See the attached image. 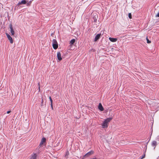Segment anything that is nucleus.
Masks as SVG:
<instances>
[{"mask_svg": "<svg viewBox=\"0 0 159 159\" xmlns=\"http://www.w3.org/2000/svg\"><path fill=\"white\" fill-rule=\"evenodd\" d=\"M51 106L52 109H53L52 103H51Z\"/></svg>", "mask_w": 159, "mask_h": 159, "instance_id": "obj_23", "label": "nucleus"}, {"mask_svg": "<svg viewBox=\"0 0 159 159\" xmlns=\"http://www.w3.org/2000/svg\"><path fill=\"white\" fill-rule=\"evenodd\" d=\"M46 141V139L45 138H43L41 140V141L39 145L41 146L42 144H43L44 143H45Z\"/></svg>", "mask_w": 159, "mask_h": 159, "instance_id": "obj_12", "label": "nucleus"}, {"mask_svg": "<svg viewBox=\"0 0 159 159\" xmlns=\"http://www.w3.org/2000/svg\"><path fill=\"white\" fill-rule=\"evenodd\" d=\"M38 85H39V90H40V88L39 83H38Z\"/></svg>", "mask_w": 159, "mask_h": 159, "instance_id": "obj_25", "label": "nucleus"}, {"mask_svg": "<svg viewBox=\"0 0 159 159\" xmlns=\"http://www.w3.org/2000/svg\"><path fill=\"white\" fill-rule=\"evenodd\" d=\"M75 42V39H72L70 41V44L71 45H73L74 43Z\"/></svg>", "mask_w": 159, "mask_h": 159, "instance_id": "obj_14", "label": "nucleus"}, {"mask_svg": "<svg viewBox=\"0 0 159 159\" xmlns=\"http://www.w3.org/2000/svg\"><path fill=\"white\" fill-rule=\"evenodd\" d=\"M98 107L99 110H100L101 111H103L104 110V108L101 103H100L99 104Z\"/></svg>", "mask_w": 159, "mask_h": 159, "instance_id": "obj_10", "label": "nucleus"}, {"mask_svg": "<svg viewBox=\"0 0 159 159\" xmlns=\"http://www.w3.org/2000/svg\"><path fill=\"white\" fill-rule=\"evenodd\" d=\"M52 46L55 49H57L58 47L57 43L55 39H53L52 40Z\"/></svg>", "mask_w": 159, "mask_h": 159, "instance_id": "obj_2", "label": "nucleus"}, {"mask_svg": "<svg viewBox=\"0 0 159 159\" xmlns=\"http://www.w3.org/2000/svg\"><path fill=\"white\" fill-rule=\"evenodd\" d=\"M9 27L10 29V31L11 32V35H14L15 34V32L14 31V30L13 29L12 25L11 24H10L9 25Z\"/></svg>", "mask_w": 159, "mask_h": 159, "instance_id": "obj_4", "label": "nucleus"}, {"mask_svg": "<svg viewBox=\"0 0 159 159\" xmlns=\"http://www.w3.org/2000/svg\"><path fill=\"white\" fill-rule=\"evenodd\" d=\"M49 98V99H50V101L51 102V103H52V100L51 97H50Z\"/></svg>", "mask_w": 159, "mask_h": 159, "instance_id": "obj_20", "label": "nucleus"}, {"mask_svg": "<svg viewBox=\"0 0 159 159\" xmlns=\"http://www.w3.org/2000/svg\"><path fill=\"white\" fill-rule=\"evenodd\" d=\"M37 155L35 153H33L31 155V158L30 159H36Z\"/></svg>", "mask_w": 159, "mask_h": 159, "instance_id": "obj_7", "label": "nucleus"}, {"mask_svg": "<svg viewBox=\"0 0 159 159\" xmlns=\"http://www.w3.org/2000/svg\"><path fill=\"white\" fill-rule=\"evenodd\" d=\"M31 1H30V2H28L26 3L27 5L29 6L31 4Z\"/></svg>", "mask_w": 159, "mask_h": 159, "instance_id": "obj_19", "label": "nucleus"}, {"mask_svg": "<svg viewBox=\"0 0 159 159\" xmlns=\"http://www.w3.org/2000/svg\"><path fill=\"white\" fill-rule=\"evenodd\" d=\"M95 14V15L94 16V17H93V18L94 19V22H96L97 20V16Z\"/></svg>", "mask_w": 159, "mask_h": 159, "instance_id": "obj_13", "label": "nucleus"}, {"mask_svg": "<svg viewBox=\"0 0 159 159\" xmlns=\"http://www.w3.org/2000/svg\"><path fill=\"white\" fill-rule=\"evenodd\" d=\"M128 16L129 18L131 19L132 18V15L131 13H129V14Z\"/></svg>", "mask_w": 159, "mask_h": 159, "instance_id": "obj_18", "label": "nucleus"}, {"mask_svg": "<svg viewBox=\"0 0 159 159\" xmlns=\"http://www.w3.org/2000/svg\"><path fill=\"white\" fill-rule=\"evenodd\" d=\"M94 13H93V15H94Z\"/></svg>", "mask_w": 159, "mask_h": 159, "instance_id": "obj_27", "label": "nucleus"}, {"mask_svg": "<svg viewBox=\"0 0 159 159\" xmlns=\"http://www.w3.org/2000/svg\"><path fill=\"white\" fill-rule=\"evenodd\" d=\"M112 119V118H108L105 120L103 123L102 124V127L103 128H107L108 127V123Z\"/></svg>", "mask_w": 159, "mask_h": 159, "instance_id": "obj_1", "label": "nucleus"}, {"mask_svg": "<svg viewBox=\"0 0 159 159\" xmlns=\"http://www.w3.org/2000/svg\"><path fill=\"white\" fill-rule=\"evenodd\" d=\"M69 153L68 152H66V154L65 155V157H66V156H67L69 155Z\"/></svg>", "mask_w": 159, "mask_h": 159, "instance_id": "obj_22", "label": "nucleus"}, {"mask_svg": "<svg viewBox=\"0 0 159 159\" xmlns=\"http://www.w3.org/2000/svg\"><path fill=\"white\" fill-rule=\"evenodd\" d=\"M157 142L156 141H153L152 142V146L156 147L157 145Z\"/></svg>", "mask_w": 159, "mask_h": 159, "instance_id": "obj_15", "label": "nucleus"}, {"mask_svg": "<svg viewBox=\"0 0 159 159\" xmlns=\"http://www.w3.org/2000/svg\"><path fill=\"white\" fill-rule=\"evenodd\" d=\"M26 2L25 1V0H22V1H21L20 2H19L18 4V5H21V4H26Z\"/></svg>", "mask_w": 159, "mask_h": 159, "instance_id": "obj_11", "label": "nucleus"}, {"mask_svg": "<svg viewBox=\"0 0 159 159\" xmlns=\"http://www.w3.org/2000/svg\"><path fill=\"white\" fill-rule=\"evenodd\" d=\"M147 40V42L148 43H151V42L148 39V38L147 37L146 38Z\"/></svg>", "mask_w": 159, "mask_h": 159, "instance_id": "obj_21", "label": "nucleus"}, {"mask_svg": "<svg viewBox=\"0 0 159 159\" xmlns=\"http://www.w3.org/2000/svg\"><path fill=\"white\" fill-rule=\"evenodd\" d=\"M43 98H42V102H41V106L42 107L43 106Z\"/></svg>", "mask_w": 159, "mask_h": 159, "instance_id": "obj_16", "label": "nucleus"}, {"mask_svg": "<svg viewBox=\"0 0 159 159\" xmlns=\"http://www.w3.org/2000/svg\"><path fill=\"white\" fill-rule=\"evenodd\" d=\"M57 56L58 59L60 61L62 60V58L61 57V54L60 52H58L57 54Z\"/></svg>", "mask_w": 159, "mask_h": 159, "instance_id": "obj_6", "label": "nucleus"}, {"mask_svg": "<svg viewBox=\"0 0 159 159\" xmlns=\"http://www.w3.org/2000/svg\"><path fill=\"white\" fill-rule=\"evenodd\" d=\"M101 34H97L95 37V38H94V41H96L98 39L100 36H101Z\"/></svg>", "mask_w": 159, "mask_h": 159, "instance_id": "obj_8", "label": "nucleus"}, {"mask_svg": "<svg viewBox=\"0 0 159 159\" xmlns=\"http://www.w3.org/2000/svg\"><path fill=\"white\" fill-rule=\"evenodd\" d=\"M6 35L8 39L10 41V42L11 43H13V40L11 36L7 33H6Z\"/></svg>", "mask_w": 159, "mask_h": 159, "instance_id": "obj_5", "label": "nucleus"}, {"mask_svg": "<svg viewBox=\"0 0 159 159\" xmlns=\"http://www.w3.org/2000/svg\"><path fill=\"white\" fill-rule=\"evenodd\" d=\"M94 153L93 151H91L85 154L83 157L82 159H84L86 157H88L91 156V155L93 154Z\"/></svg>", "mask_w": 159, "mask_h": 159, "instance_id": "obj_3", "label": "nucleus"}, {"mask_svg": "<svg viewBox=\"0 0 159 159\" xmlns=\"http://www.w3.org/2000/svg\"><path fill=\"white\" fill-rule=\"evenodd\" d=\"M157 139H159V136L157 137Z\"/></svg>", "mask_w": 159, "mask_h": 159, "instance_id": "obj_26", "label": "nucleus"}, {"mask_svg": "<svg viewBox=\"0 0 159 159\" xmlns=\"http://www.w3.org/2000/svg\"><path fill=\"white\" fill-rule=\"evenodd\" d=\"M145 154L144 153L143 154V156L141 157H140V159H143V158H144L145 157Z\"/></svg>", "mask_w": 159, "mask_h": 159, "instance_id": "obj_17", "label": "nucleus"}, {"mask_svg": "<svg viewBox=\"0 0 159 159\" xmlns=\"http://www.w3.org/2000/svg\"><path fill=\"white\" fill-rule=\"evenodd\" d=\"M11 112V111H8L7 112V114H9V113H10Z\"/></svg>", "mask_w": 159, "mask_h": 159, "instance_id": "obj_24", "label": "nucleus"}, {"mask_svg": "<svg viewBox=\"0 0 159 159\" xmlns=\"http://www.w3.org/2000/svg\"><path fill=\"white\" fill-rule=\"evenodd\" d=\"M109 40L112 42H115L117 41V39L116 38H113L111 37L109 38Z\"/></svg>", "mask_w": 159, "mask_h": 159, "instance_id": "obj_9", "label": "nucleus"}]
</instances>
